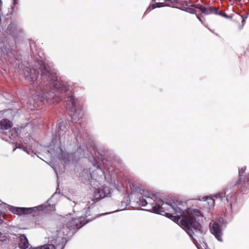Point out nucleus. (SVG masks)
Returning a JSON list of instances; mask_svg holds the SVG:
<instances>
[{
	"label": "nucleus",
	"mask_w": 249,
	"mask_h": 249,
	"mask_svg": "<svg viewBox=\"0 0 249 249\" xmlns=\"http://www.w3.org/2000/svg\"><path fill=\"white\" fill-rule=\"evenodd\" d=\"M197 18L199 19V21H200L203 23V21L198 16H197Z\"/></svg>",
	"instance_id": "28"
},
{
	"label": "nucleus",
	"mask_w": 249,
	"mask_h": 249,
	"mask_svg": "<svg viewBox=\"0 0 249 249\" xmlns=\"http://www.w3.org/2000/svg\"><path fill=\"white\" fill-rule=\"evenodd\" d=\"M10 58H15L16 66L22 69L25 79L33 82L34 93H32L35 107H40L45 102L56 104L62 98V95L70 89L71 84L64 77L58 78L54 70L47 68L42 60L35 62L32 66L27 63V67L22 63L18 53L15 50L7 51Z\"/></svg>",
	"instance_id": "1"
},
{
	"label": "nucleus",
	"mask_w": 249,
	"mask_h": 249,
	"mask_svg": "<svg viewBox=\"0 0 249 249\" xmlns=\"http://www.w3.org/2000/svg\"><path fill=\"white\" fill-rule=\"evenodd\" d=\"M18 239L19 248L21 249H27L29 247V244L27 237L24 234H20L18 237Z\"/></svg>",
	"instance_id": "13"
},
{
	"label": "nucleus",
	"mask_w": 249,
	"mask_h": 249,
	"mask_svg": "<svg viewBox=\"0 0 249 249\" xmlns=\"http://www.w3.org/2000/svg\"><path fill=\"white\" fill-rule=\"evenodd\" d=\"M203 246H204V247H205V249H209L208 248H207V247H206V244H205V243H204V245H203Z\"/></svg>",
	"instance_id": "29"
},
{
	"label": "nucleus",
	"mask_w": 249,
	"mask_h": 249,
	"mask_svg": "<svg viewBox=\"0 0 249 249\" xmlns=\"http://www.w3.org/2000/svg\"><path fill=\"white\" fill-rule=\"evenodd\" d=\"M66 108L70 109L69 114L73 122H78L81 119L84 115V111L83 106L77 98L72 95H68L67 100Z\"/></svg>",
	"instance_id": "7"
},
{
	"label": "nucleus",
	"mask_w": 249,
	"mask_h": 249,
	"mask_svg": "<svg viewBox=\"0 0 249 249\" xmlns=\"http://www.w3.org/2000/svg\"><path fill=\"white\" fill-rule=\"evenodd\" d=\"M203 200H209L208 203L213 204L215 201L225 203H230L231 210L232 212L236 213L241 208V205L237 202L236 194L231 193L227 188L224 192H221L213 195L212 198L206 196L202 198Z\"/></svg>",
	"instance_id": "6"
},
{
	"label": "nucleus",
	"mask_w": 249,
	"mask_h": 249,
	"mask_svg": "<svg viewBox=\"0 0 249 249\" xmlns=\"http://www.w3.org/2000/svg\"><path fill=\"white\" fill-rule=\"evenodd\" d=\"M194 6L195 7H196V8L199 9L200 10V11L201 12V13H203V10L204 8V6L203 5L197 4L194 5Z\"/></svg>",
	"instance_id": "23"
},
{
	"label": "nucleus",
	"mask_w": 249,
	"mask_h": 249,
	"mask_svg": "<svg viewBox=\"0 0 249 249\" xmlns=\"http://www.w3.org/2000/svg\"><path fill=\"white\" fill-rule=\"evenodd\" d=\"M210 231L215 238L220 241H222V232L221 229L219 225L217 222H214L210 227Z\"/></svg>",
	"instance_id": "11"
},
{
	"label": "nucleus",
	"mask_w": 249,
	"mask_h": 249,
	"mask_svg": "<svg viewBox=\"0 0 249 249\" xmlns=\"http://www.w3.org/2000/svg\"><path fill=\"white\" fill-rule=\"evenodd\" d=\"M3 205L5 206V209L7 208L8 210L14 214L17 215H26L32 213L35 210L44 209L47 206V202L46 203L33 208L16 207L5 203L3 204Z\"/></svg>",
	"instance_id": "8"
},
{
	"label": "nucleus",
	"mask_w": 249,
	"mask_h": 249,
	"mask_svg": "<svg viewBox=\"0 0 249 249\" xmlns=\"http://www.w3.org/2000/svg\"><path fill=\"white\" fill-rule=\"evenodd\" d=\"M185 11L191 13V14H195L196 13V10L190 7H185L183 9Z\"/></svg>",
	"instance_id": "19"
},
{
	"label": "nucleus",
	"mask_w": 249,
	"mask_h": 249,
	"mask_svg": "<svg viewBox=\"0 0 249 249\" xmlns=\"http://www.w3.org/2000/svg\"><path fill=\"white\" fill-rule=\"evenodd\" d=\"M91 203V205H94L95 204V201L93 199H92L91 201V202H89V204H87V207L85 208V209H84V222H85L86 220H85V218L87 217L88 216L90 215L89 213V204Z\"/></svg>",
	"instance_id": "16"
},
{
	"label": "nucleus",
	"mask_w": 249,
	"mask_h": 249,
	"mask_svg": "<svg viewBox=\"0 0 249 249\" xmlns=\"http://www.w3.org/2000/svg\"><path fill=\"white\" fill-rule=\"evenodd\" d=\"M7 244L6 237L5 236H0V249H4Z\"/></svg>",
	"instance_id": "17"
},
{
	"label": "nucleus",
	"mask_w": 249,
	"mask_h": 249,
	"mask_svg": "<svg viewBox=\"0 0 249 249\" xmlns=\"http://www.w3.org/2000/svg\"><path fill=\"white\" fill-rule=\"evenodd\" d=\"M72 131H73V134H74V136H75V137H78V135H79V132H77L75 131H74V130H73Z\"/></svg>",
	"instance_id": "27"
},
{
	"label": "nucleus",
	"mask_w": 249,
	"mask_h": 249,
	"mask_svg": "<svg viewBox=\"0 0 249 249\" xmlns=\"http://www.w3.org/2000/svg\"><path fill=\"white\" fill-rule=\"evenodd\" d=\"M4 214L2 213L0 211V223H2L3 222V220L2 219V217L4 218Z\"/></svg>",
	"instance_id": "26"
},
{
	"label": "nucleus",
	"mask_w": 249,
	"mask_h": 249,
	"mask_svg": "<svg viewBox=\"0 0 249 249\" xmlns=\"http://www.w3.org/2000/svg\"><path fill=\"white\" fill-rule=\"evenodd\" d=\"M203 11V14L205 15L214 14L215 15L220 16L226 18H231V17L223 12L222 10H219V7L209 5L208 6H204Z\"/></svg>",
	"instance_id": "10"
},
{
	"label": "nucleus",
	"mask_w": 249,
	"mask_h": 249,
	"mask_svg": "<svg viewBox=\"0 0 249 249\" xmlns=\"http://www.w3.org/2000/svg\"><path fill=\"white\" fill-rule=\"evenodd\" d=\"M81 150V148L80 147L79 149H78V151H80Z\"/></svg>",
	"instance_id": "31"
},
{
	"label": "nucleus",
	"mask_w": 249,
	"mask_h": 249,
	"mask_svg": "<svg viewBox=\"0 0 249 249\" xmlns=\"http://www.w3.org/2000/svg\"><path fill=\"white\" fill-rule=\"evenodd\" d=\"M30 150H32V146L30 145H29L28 146H25V147L23 149V150L26 153H27L28 155L31 154Z\"/></svg>",
	"instance_id": "18"
},
{
	"label": "nucleus",
	"mask_w": 249,
	"mask_h": 249,
	"mask_svg": "<svg viewBox=\"0 0 249 249\" xmlns=\"http://www.w3.org/2000/svg\"><path fill=\"white\" fill-rule=\"evenodd\" d=\"M82 156L85 157H88L89 156V149H88L87 148L83 149V154Z\"/></svg>",
	"instance_id": "24"
},
{
	"label": "nucleus",
	"mask_w": 249,
	"mask_h": 249,
	"mask_svg": "<svg viewBox=\"0 0 249 249\" xmlns=\"http://www.w3.org/2000/svg\"><path fill=\"white\" fill-rule=\"evenodd\" d=\"M139 204L142 207H147V211L160 214L165 213L166 217L178 223L180 221L184 226V230L192 238L194 244L197 241L194 238L193 228L196 233L202 234V228L200 221L203 220V215L198 209L188 207L186 202L170 200L164 202L155 194L147 190H142L140 193Z\"/></svg>",
	"instance_id": "2"
},
{
	"label": "nucleus",
	"mask_w": 249,
	"mask_h": 249,
	"mask_svg": "<svg viewBox=\"0 0 249 249\" xmlns=\"http://www.w3.org/2000/svg\"><path fill=\"white\" fill-rule=\"evenodd\" d=\"M245 22V20L244 19H242V23L243 24V23Z\"/></svg>",
	"instance_id": "30"
},
{
	"label": "nucleus",
	"mask_w": 249,
	"mask_h": 249,
	"mask_svg": "<svg viewBox=\"0 0 249 249\" xmlns=\"http://www.w3.org/2000/svg\"><path fill=\"white\" fill-rule=\"evenodd\" d=\"M155 2V3L150 6L148 9L150 10H153L155 8H159L161 7H164L167 6V4L166 3L165 1L166 0H153Z\"/></svg>",
	"instance_id": "14"
},
{
	"label": "nucleus",
	"mask_w": 249,
	"mask_h": 249,
	"mask_svg": "<svg viewBox=\"0 0 249 249\" xmlns=\"http://www.w3.org/2000/svg\"><path fill=\"white\" fill-rule=\"evenodd\" d=\"M68 240L66 237L56 234L55 238H53V243L44 245L29 249H64Z\"/></svg>",
	"instance_id": "9"
},
{
	"label": "nucleus",
	"mask_w": 249,
	"mask_h": 249,
	"mask_svg": "<svg viewBox=\"0 0 249 249\" xmlns=\"http://www.w3.org/2000/svg\"><path fill=\"white\" fill-rule=\"evenodd\" d=\"M67 122L65 120L61 119L58 121L56 125L55 133L53 132V135L55 138L53 140L50 149L53 147L54 152L51 154H54L55 156L64 160H67L69 154L62 149V145L68 143L70 140V133L67 130Z\"/></svg>",
	"instance_id": "4"
},
{
	"label": "nucleus",
	"mask_w": 249,
	"mask_h": 249,
	"mask_svg": "<svg viewBox=\"0 0 249 249\" xmlns=\"http://www.w3.org/2000/svg\"><path fill=\"white\" fill-rule=\"evenodd\" d=\"M111 213L112 212L100 214L94 218L87 219L85 222H84L83 216H81L78 218H74L72 217L70 214L69 215H67L64 221L65 226L60 229V230L57 231L58 232L57 234L61 236H62V235H73L80 228L86 223H88L89 221L94 219L95 218Z\"/></svg>",
	"instance_id": "5"
},
{
	"label": "nucleus",
	"mask_w": 249,
	"mask_h": 249,
	"mask_svg": "<svg viewBox=\"0 0 249 249\" xmlns=\"http://www.w3.org/2000/svg\"><path fill=\"white\" fill-rule=\"evenodd\" d=\"M0 126L2 130H7L12 126V123L7 119H3L0 122Z\"/></svg>",
	"instance_id": "15"
},
{
	"label": "nucleus",
	"mask_w": 249,
	"mask_h": 249,
	"mask_svg": "<svg viewBox=\"0 0 249 249\" xmlns=\"http://www.w3.org/2000/svg\"><path fill=\"white\" fill-rule=\"evenodd\" d=\"M12 1L11 9L12 10H13L16 6L18 4V0H12Z\"/></svg>",
	"instance_id": "20"
},
{
	"label": "nucleus",
	"mask_w": 249,
	"mask_h": 249,
	"mask_svg": "<svg viewBox=\"0 0 249 249\" xmlns=\"http://www.w3.org/2000/svg\"><path fill=\"white\" fill-rule=\"evenodd\" d=\"M25 146H24V145L23 144H21V145L19 144L18 145L16 146V147L13 149V152L15 151L17 148H18V149L23 150V148L25 147Z\"/></svg>",
	"instance_id": "25"
},
{
	"label": "nucleus",
	"mask_w": 249,
	"mask_h": 249,
	"mask_svg": "<svg viewBox=\"0 0 249 249\" xmlns=\"http://www.w3.org/2000/svg\"><path fill=\"white\" fill-rule=\"evenodd\" d=\"M13 28V25L11 24L9 25L6 29V32L10 35H12L13 32L11 31V29Z\"/></svg>",
	"instance_id": "21"
},
{
	"label": "nucleus",
	"mask_w": 249,
	"mask_h": 249,
	"mask_svg": "<svg viewBox=\"0 0 249 249\" xmlns=\"http://www.w3.org/2000/svg\"><path fill=\"white\" fill-rule=\"evenodd\" d=\"M25 128H26L27 129H30V130L32 129V124L29 123V124H27L26 125H25V126H20V129H21L20 131H21L22 129L23 130Z\"/></svg>",
	"instance_id": "22"
},
{
	"label": "nucleus",
	"mask_w": 249,
	"mask_h": 249,
	"mask_svg": "<svg viewBox=\"0 0 249 249\" xmlns=\"http://www.w3.org/2000/svg\"><path fill=\"white\" fill-rule=\"evenodd\" d=\"M246 170V166H243L240 170H239V180L240 182H241L242 185L244 186V187H246L247 188L248 185H249V184H248L246 186V183L249 181V177L246 178L244 175Z\"/></svg>",
	"instance_id": "12"
},
{
	"label": "nucleus",
	"mask_w": 249,
	"mask_h": 249,
	"mask_svg": "<svg viewBox=\"0 0 249 249\" xmlns=\"http://www.w3.org/2000/svg\"><path fill=\"white\" fill-rule=\"evenodd\" d=\"M94 154L90 153L94 158V166L96 167V169L91 174L90 185L94 188V198L96 200H99L106 197H109L110 196V190L109 188L102 185V180L104 178V175L101 170V165L105 164L104 160L103 159V155L99 152V150L96 145L94 144L91 145Z\"/></svg>",
	"instance_id": "3"
},
{
	"label": "nucleus",
	"mask_w": 249,
	"mask_h": 249,
	"mask_svg": "<svg viewBox=\"0 0 249 249\" xmlns=\"http://www.w3.org/2000/svg\"><path fill=\"white\" fill-rule=\"evenodd\" d=\"M54 171H55V173L57 174L56 171L55 170H54Z\"/></svg>",
	"instance_id": "32"
}]
</instances>
